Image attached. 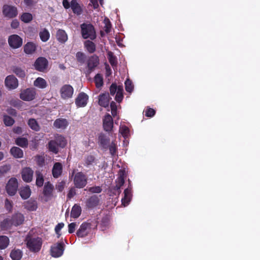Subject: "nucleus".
Wrapping results in <instances>:
<instances>
[{"label": "nucleus", "instance_id": "obj_40", "mask_svg": "<svg viewBox=\"0 0 260 260\" xmlns=\"http://www.w3.org/2000/svg\"><path fill=\"white\" fill-rule=\"evenodd\" d=\"M54 141L56 142L57 145L61 147H64L67 144V141L65 138L61 136H56Z\"/></svg>", "mask_w": 260, "mask_h": 260}, {"label": "nucleus", "instance_id": "obj_27", "mask_svg": "<svg viewBox=\"0 0 260 260\" xmlns=\"http://www.w3.org/2000/svg\"><path fill=\"white\" fill-rule=\"evenodd\" d=\"M24 207L29 211H34L37 210L38 205L36 201H28L25 203Z\"/></svg>", "mask_w": 260, "mask_h": 260}, {"label": "nucleus", "instance_id": "obj_38", "mask_svg": "<svg viewBox=\"0 0 260 260\" xmlns=\"http://www.w3.org/2000/svg\"><path fill=\"white\" fill-rule=\"evenodd\" d=\"M53 190V186L49 183H47L45 185L44 193V194L46 196H50L52 194V191Z\"/></svg>", "mask_w": 260, "mask_h": 260}, {"label": "nucleus", "instance_id": "obj_19", "mask_svg": "<svg viewBox=\"0 0 260 260\" xmlns=\"http://www.w3.org/2000/svg\"><path fill=\"white\" fill-rule=\"evenodd\" d=\"M27 124L29 127L33 131L38 132L41 129V126L36 119L30 118L28 120Z\"/></svg>", "mask_w": 260, "mask_h": 260}, {"label": "nucleus", "instance_id": "obj_62", "mask_svg": "<svg viewBox=\"0 0 260 260\" xmlns=\"http://www.w3.org/2000/svg\"><path fill=\"white\" fill-rule=\"evenodd\" d=\"M5 206L8 210L10 211L12 208V204L10 201L6 200L5 201Z\"/></svg>", "mask_w": 260, "mask_h": 260}, {"label": "nucleus", "instance_id": "obj_5", "mask_svg": "<svg viewBox=\"0 0 260 260\" xmlns=\"http://www.w3.org/2000/svg\"><path fill=\"white\" fill-rule=\"evenodd\" d=\"M8 42L9 46L13 49H18L23 44L22 38L18 35L13 34L9 36Z\"/></svg>", "mask_w": 260, "mask_h": 260}, {"label": "nucleus", "instance_id": "obj_42", "mask_svg": "<svg viewBox=\"0 0 260 260\" xmlns=\"http://www.w3.org/2000/svg\"><path fill=\"white\" fill-rule=\"evenodd\" d=\"M57 143L54 141H51L49 143V149L50 151L56 153L58 152Z\"/></svg>", "mask_w": 260, "mask_h": 260}, {"label": "nucleus", "instance_id": "obj_2", "mask_svg": "<svg viewBox=\"0 0 260 260\" xmlns=\"http://www.w3.org/2000/svg\"><path fill=\"white\" fill-rule=\"evenodd\" d=\"M81 27L82 36L84 39L89 38L93 40L95 38V32L92 25L89 24H83Z\"/></svg>", "mask_w": 260, "mask_h": 260}, {"label": "nucleus", "instance_id": "obj_13", "mask_svg": "<svg viewBox=\"0 0 260 260\" xmlns=\"http://www.w3.org/2000/svg\"><path fill=\"white\" fill-rule=\"evenodd\" d=\"M37 49V45L33 42H28L23 46V51L27 55L35 54Z\"/></svg>", "mask_w": 260, "mask_h": 260}, {"label": "nucleus", "instance_id": "obj_51", "mask_svg": "<svg viewBox=\"0 0 260 260\" xmlns=\"http://www.w3.org/2000/svg\"><path fill=\"white\" fill-rule=\"evenodd\" d=\"M108 57L110 63L114 66L115 64L116 61L115 57H114L113 53L111 52H108Z\"/></svg>", "mask_w": 260, "mask_h": 260}, {"label": "nucleus", "instance_id": "obj_23", "mask_svg": "<svg viewBox=\"0 0 260 260\" xmlns=\"http://www.w3.org/2000/svg\"><path fill=\"white\" fill-rule=\"evenodd\" d=\"M13 224L15 226L21 224L24 221L23 215L20 213L14 214L12 217Z\"/></svg>", "mask_w": 260, "mask_h": 260}, {"label": "nucleus", "instance_id": "obj_22", "mask_svg": "<svg viewBox=\"0 0 260 260\" xmlns=\"http://www.w3.org/2000/svg\"><path fill=\"white\" fill-rule=\"evenodd\" d=\"M62 173V165L59 162H56L52 168V175L54 178L58 177Z\"/></svg>", "mask_w": 260, "mask_h": 260}, {"label": "nucleus", "instance_id": "obj_48", "mask_svg": "<svg viewBox=\"0 0 260 260\" xmlns=\"http://www.w3.org/2000/svg\"><path fill=\"white\" fill-rule=\"evenodd\" d=\"M99 143L103 147H105L108 144L107 139L103 135H101L99 138Z\"/></svg>", "mask_w": 260, "mask_h": 260}, {"label": "nucleus", "instance_id": "obj_17", "mask_svg": "<svg viewBox=\"0 0 260 260\" xmlns=\"http://www.w3.org/2000/svg\"><path fill=\"white\" fill-rule=\"evenodd\" d=\"M56 37L57 41L62 44L66 43L68 39L67 33L62 29H58L57 31Z\"/></svg>", "mask_w": 260, "mask_h": 260}, {"label": "nucleus", "instance_id": "obj_16", "mask_svg": "<svg viewBox=\"0 0 260 260\" xmlns=\"http://www.w3.org/2000/svg\"><path fill=\"white\" fill-rule=\"evenodd\" d=\"M110 100V96L108 93L101 94L99 96V104L104 107L108 106Z\"/></svg>", "mask_w": 260, "mask_h": 260}, {"label": "nucleus", "instance_id": "obj_10", "mask_svg": "<svg viewBox=\"0 0 260 260\" xmlns=\"http://www.w3.org/2000/svg\"><path fill=\"white\" fill-rule=\"evenodd\" d=\"M48 66L47 60L43 57L38 58L34 63L35 68L40 71L43 72L46 70Z\"/></svg>", "mask_w": 260, "mask_h": 260}, {"label": "nucleus", "instance_id": "obj_41", "mask_svg": "<svg viewBox=\"0 0 260 260\" xmlns=\"http://www.w3.org/2000/svg\"><path fill=\"white\" fill-rule=\"evenodd\" d=\"M3 121L5 125L7 126H12L14 123V120L8 115H4Z\"/></svg>", "mask_w": 260, "mask_h": 260}, {"label": "nucleus", "instance_id": "obj_55", "mask_svg": "<svg viewBox=\"0 0 260 260\" xmlns=\"http://www.w3.org/2000/svg\"><path fill=\"white\" fill-rule=\"evenodd\" d=\"M145 114L147 117H152L155 114V111L153 109L148 108L145 111Z\"/></svg>", "mask_w": 260, "mask_h": 260}, {"label": "nucleus", "instance_id": "obj_11", "mask_svg": "<svg viewBox=\"0 0 260 260\" xmlns=\"http://www.w3.org/2000/svg\"><path fill=\"white\" fill-rule=\"evenodd\" d=\"M88 98V95L84 92H81L79 93L75 99L76 105L78 107H85L87 104Z\"/></svg>", "mask_w": 260, "mask_h": 260}, {"label": "nucleus", "instance_id": "obj_15", "mask_svg": "<svg viewBox=\"0 0 260 260\" xmlns=\"http://www.w3.org/2000/svg\"><path fill=\"white\" fill-rule=\"evenodd\" d=\"M103 127L105 131H111L113 128V122L111 116L109 114H106L103 118Z\"/></svg>", "mask_w": 260, "mask_h": 260}, {"label": "nucleus", "instance_id": "obj_36", "mask_svg": "<svg viewBox=\"0 0 260 260\" xmlns=\"http://www.w3.org/2000/svg\"><path fill=\"white\" fill-rule=\"evenodd\" d=\"M1 225L2 228L4 230H7L11 228L12 225H14L13 224L12 218L11 219L7 218L4 220Z\"/></svg>", "mask_w": 260, "mask_h": 260}, {"label": "nucleus", "instance_id": "obj_14", "mask_svg": "<svg viewBox=\"0 0 260 260\" xmlns=\"http://www.w3.org/2000/svg\"><path fill=\"white\" fill-rule=\"evenodd\" d=\"M33 175L34 171L30 168H24L21 171L22 179L26 182H31L32 180Z\"/></svg>", "mask_w": 260, "mask_h": 260}, {"label": "nucleus", "instance_id": "obj_46", "mask_svg": "<svg viewBox=\"0 0 260 260\" xmlns=\"http://www.w3.org/2000/svg\"><path fill=\"white\" fill-rule=\"evenodd\" d=\"M110 107L111 109V113L112 116L115 117L117 115V107L114 102H112L110 104Z\"/></svg>", "mask_w": 260, "mask_h": 260}, {"label": "nucleus", "instance_id": "obj_33", "mask_svg": "<svg viewBox=\"0 0 260 260\" xmlns=\"http://www.w3.org/2000/svg\"><path fill=\"white\" fill-rule=\"evenodd\" d=\"M15 143L17 145H18L22 148L27 147L28 146V144L27 139L25 138H23V137H19V138H17L15 140Z\"/></svg>", "mask_w": 260, "mask_h": 260}, {"label": "nucleus", "instance_id": "obj_20", "mask_svg": "<svg viewBox=\"0 0 260 260\" xmlns=\"http://www.w3.org/2000/svg\"><path fill=\"white\" fill-rule=\"evenodd\" d=\"M68 125V122L65 119H57L54 122V126L56 128L64 129Z\"/></svg>", "mask_w": 260, "mask_h": 260}, {"label": "nucleus", "instance_id": "obj_59", "mask_svg": "<svg viewBox=\"0 0 260 260\" xmlns=\"http://www.w3.org/2000/svg\"><path fill=\"white\" fill-rule=\"evenodd\" d=\"M77 59L79 61H83L84 59V54L80 52H78L76 53V55Z\"/></svg>", "mask_w": 260, "mask_h": 260}, {"label": "nucleus", "instance_id": "obj_60", "mask_svg": "<svg viewBox=\"0 0 260 260\" xmlns=\"http://www.w3.org/2000/svg\"><path fill=\"white\" fill-rule=\"evenodd\" d=\"M90 3L91 4H92L93 7L94 8V9H96L99 6V4H98V3L99 2H100V3H101V4L102 5V0H90Z\"/></svg>", "mask_w": 260, "mask_h": 260}, {"label": "nucleus", "instance_id": "obj_24", "mask_svg": "<svg viewBox=\"0 0 260 260\" xmlns=\"http://www.w3.org/2000/svg\"><path fill=\"white\" fill-rule=\"evenodd\" d=\"M39 37L43 42H46L50 38V33L46 28L42 29L39 32Z\"/></svg>", "mask_w": 260, "mask_h": 260}, {"label": "nucleus", "instance_id": "obj_39", "mask_svg": "<svg viewBox=\"0 0 260 260\" xmlns=\"http://www.w3.org/2000/svg\"><path fill=\"white\" fill-rule=\"evenodd\" d=\"M123 98V87L122 86L119 85V89L117 93H116V96L115 98V100L118 103L121 102Z\"/></svg>", "mask_w": 260, "mask_h": 260}, {"label": "nucleus", "instance_id": "obj_25", "mask_svg": "<svg viewBox=\"0 0 260 260\" xmlns=\"http://www.w3.org/2000/svg\"><path fill=\"white\" fill-rule=\"evenodd\" d=\"M11 154L15 158H22L23 156V151L17 147H13L10 150Z\"/></svg>", "mask_w": 260, "mask_h": 260}, {"label": "nucleus", "instance_id": "obj_58", "mask_svg": "<svg viewBox=\"0 0 260 260\" xmlns=\"http://www.w3.org/2000/svg\"><path fill=\"white\" fill-rule=\"evenodd\" d=\"M19 22L17 20L14 19L11 22V27L13 29H16L19 27Z\"/></svg>", "mask_w": 260, "mask_h": 260}, {"label": "nucleus", "instance_id": "obj_52", "mask_svg": "<svg viewBox=\"0 0 260 260\" xmlns=\"http://www.w3.org/2000/svg\"><path fill=\"white\" fill-rule=\"evenodd\" d=\"M119 86H117L115 84H112L110 88V91L111 95H114L117 93Z\"/></svg>", "mask_w": 260, "mask_h": 260}, {"label": "nucleus", "instance_id": "obj_1", "mask_svg": "<svg viewBox=\"0 0 260 260\" xmlns=\"http://www.w3.org/2000/svg\"><path fill=\"white\" fill-rule=\"evenodd\" d=\"M37 91L34 88H27L22 89L19 93V98L23 101L30 102L36 98Z\"/></svg>", "mask_w": 260, "mask_h": 260}, {"label": "nucleus", "instance_id": "obj_34", "mask_svg": "<svg viewBox=\"0 0 260 260\" xmlns=\"http://www.w3.org/2000/svg\"><path fill=\"white\" fill-rule=\"evenodd\" d=\"M9 239L5 236H0V249L6 248L9 245Z\"/></svg>", "mask_w": 260, "mask_h": 260}, {"label": "nucleus", "instance_id": "obj_49", "mask_svg": "<svg viewBox=\"0 0 260 260\" xmlns=\"http://www.w3.org/2000/svg\"><path fill=\"white\" fill-rule=\"evenodd\" d=\"M38 145V141L36 139H33L29 144V147L30 149H36Z\"/></svg>", "mask_w": 260, "mask_h": 260}, {"label": "nucleus", "instance_id": "obj_8", "mask_svg": "<svg viewBox=\"0 0 260 260\" xmlns=\"http://www.w3.org/2000/svg\"><path fill=\"white\" fill-rule=\"evenodd\" d=\"M75 185L78 188H83L87 184L85 176L81 172L77 173L74 178Z\"/></svg>", "mask_w": 260, "mask_h": 260}, {"label": "nucleus", "instance_id": "obj_35", "mask_svg": "<svg viewBox=\"0 0 260 260\" xmlns=\"http://www.w3.org/2000/svg\"><path fill=\"white\" fill-rule=\"evenodd\" d=\"M84 46L89 53H93L95 50V44L90 41H85Z\"/></svg>", "mask_w": 260, "mask_h": 260}, {"label": "nucleus", "instance_id": "obj_50", "mask_svg": "<svg viewBox=\"0 0 260 260\" xmlns=\"http://www.w3.org/2000/svg\"><path fill=\"white\" fill-rule=\"evenodd\" d=\"M116 182L117 184L116 185V188L117 190H118L124 183L123 177L122 176H120L118 178Z\"/></svg>", "mask_w": 260, "mask_h": 260}, {"label": "nucleus", "instance_id": "obj_56", "mask_svg": "<svg viewBox=\"0 0 260 260\" xmlns=\"http://www.w3.org/2000/svg\"><path fill=\"white\" fill-rule=\"evenodd\" d=\"M77 226V224L75 223H71L68 225V231L70 233H73Z\"/></svg>", "mask_w": 260, "mask_h": 260}, {"label": "nucleus", "instance_id": "obj_61", "mask_svg": "<svg viewBox=\"0 0 260 260\" xmlns=\"http://www.w3.org/2000/svg\"><path fill=\"white\" fill-rule=\"evenodd\" d=\"M64 183L61 182H59L57 185H56V188L59 191H61L63 190V189L64 188Z\"/></svg>", "mask_w": 260, "mask_h": 260}, {"label": "nucleus", "instance_id": "obj_26", "mask_svg": "<svg viewBox=\"0 0 260 260\" xmlns=\"http://www.w3.org/2000/svg\"><path fill=\"white\" fill-rule=\"evenodd\" d=\"M124 197L122 199V204L124 206H127L131 201V191L128 189H125L124 191Z\"/></svg>", "mask_w": 260, "mask_h": 260}, {"label": "nucleus", "instance_id": "obj_6", "mask_svg": "<svg viewBox=\"0 0 260 260\" xmlns=\"http://www.w3.org/2000/svg\"><path fill=\"white\" fill-rule=\"evenodd\" d=\"M5 86L9 90H14L19 86V82L16 77L13 75L7 76L4 81Z\"/></svg>", "mask_w": 260, "mask_h": 260}, {"label": "nucleus", "instance_id": "obj_64", "mask_svg": "<svg viewBox=\"0 0 260 260\" xmlns=\"http://www.w3.org/2000/svg\"><path fill=\"white\" fill-rule=\"evenodd\" d=\"M90 190L92 192L99 193L101 191L102 189L100 187H94L91 188Z\"/></svg>", "mask_w": 260, "mask_h": 260}, {"label": "nucleus", "instance_id": "obj_7", "mask_svg": "<svg viewBox=\"0 0 260 260\" xmlns=\"http://www.w3.org/2000/svg\"><path fill=\"white\" fill-rule=\"evenodd\" d=\"M3 14L8 18H13L18 15V11L16 7L11 5H5L3 8Z\"/></svg>", "mask_w": 260, "mask_h": 260}, {"label": "nucleus", "instance_id": "obj_28", "mask_svg": "<svg viewBox=\"0 0 260 260\" xmlns=\"http://www.w3.org/2000/svg\"><path fill=\"white\" fill-rule=\"evenodd\" d=\"M12 72L19 78H23L26 75L25 70L23 69L18 67H14L12 69Z\"/></svg>", "mask_w": 260, "mask_h": 260}, {"label": "nucleus", "instance_id": "obj_32", "mask_svg": "<svg viewBox=\"0 0 260 260\" xmlns=\"http://www.w3.org/2000/svg\"><path fill=\"white\" fill-rule=\"evenodd\" d=\"M88 227V224L87 223H83L80 226L79 229L77 232L78 236L83 237L87 235L86 230Z\"/></svg>", "mask_w": 260, "mask_h": 260}, {"label": "nucleus", "instance_id": "obj_57", "mask_svg": "<svg viewBox=\"0 0 260 260\" xmlns=\"http://www.w3.org/2000/svg\"><path fill=\"white\" fill-rule=\"evenodd\" d=\"M64 226V224L63 223H58L55 227V230L56 233L58 235V236L60 235L59 232Z\"/></svg>", "mask_w": 260, "mask_h": 260}, {"label": "nucleus", "instance_id": "obj_53", "mask_svg": "<svg viewBox=\"0 0 260 260\" xmlns=\"http://www.w3.org/2000/svg\"><path fill=\"white\" fill-rule=\"evenodd\" d=\"M104 23H105V30L106 32H109L110 31L111 29V24L110 23V21L109 19H105L104 20Z\"/></svg>", "mask_w": 260, "mask_h": 260}, {"label": "nucleus", "instance_id": "obj_37", "mask_svg": "<svg viewBox=\"0 0 260 260\" xmlns=\"http://www.w3.org/2000/svg\"><path fill=\"white\" fill-rule=\"evenodd\" d=\"M71 7L73 10L74 13H76L77 14H80L81 12V7L75 0H73L71 2Z\"/></svg>", "mask_w": 260, "mask_h": 260}, {"label": "nucleus", "instance_id": "obj_45", "mask_svg": "<svg viewBox=\"0 0 260 260\" xmlns=\"http://www.w3.org/2000/svg\"><path fill=\"white\" fill-rule=\"evenodd\" d=\"M120 133L124 138H126L129 135V129L125 126H122L120 128Z\"/></svg>", "mask_w": 260, "mask_h": 260}, {"label": "nucleus", "instance_id": "obj_30", "mask_svg": "<svg viewBox=\"0 0 260 260\" xmlns=\"http://www.w3.org/2000/svg\"><path fill=\"white\" fill-rule=\"evenodd\" d=\"M22 256V252L19 249H14L12 250L10 256L13 260H20Z\"/></svg>", "mask_w": 260, "mask_h": 260}, {"label": "nucleus", "instance_id": "obj_31", "mask_svg": "<svg viewBox=\"0 0 260 260\" xmlns=\"http://www.w3.org/2000/svg\"><path fill=\"white\" fill-rule=\"evenodd\" d=\"M81 207L77 205H75L72 209L71 216L72 217L76 218L80 216V215L81 214Z\"/></svg>", "mask_w": 260, "mask_h": 260}, {"label": "nucleus", "instance_id": "obj_3", "mask_svg": "<svg viewBox=\"0 0 260 260\" xmlns=\"http://www.w3.org/2000/svg\"><path fill=\"white\" fill-rule=\"evenodd\" d=\"M74 88L69 84H64L59 89L60 98L63 100L72 99L74 94Z\"/></svg>", "mask_w": 260, "mask_h": 260}, {"label": "nucleus", "instance_id": "obj_47", "mask_svg": "<svg viewBox=\"0 0 260 260\" xmlns=\"http://www.w3.org/2000/svg\"><path fill=\"white\" fill-rule=\"evenodd\" d=\"M125 90L127 92H131L133 89V85L132 82L129 80L127 79L125 81Z\"/></svg>", "mask_w": 260, "mask_h": 260}, {"label": "nucleus", "instance_id": "obj_54", "mask_svg": "<svg viewBox=\"0 0 260 260\" xmlns=\"http://www.w3.org/2000/svg\"><path fill=\"white\" fill-rule=\"evenodd\" d=\"M35 160L39 166H42L44 164V159L42 156L37 155L35 157Z\"/></svg>", "mask_w": 260, "mask_h": 260}, {"label": "nucleus", "instance_id": "obj_21", "mask_svg": "<svg viewBox=\"0 0 260 260\" xmlns=\"http://www.w3.org/2000/svg\"><path fill=\"white\" fill-rule=\"evenodd\" d=\"M19 193L22 199H27L31 194V190L28 186H25L20 188Z\"/></svg>", "mask_w": 260, "mask_h": 260}, {"label": "nucleus", "instance_id": "obj_43", "mask_svg": "<svg viewBox=\"0 0 260 260\" xmlns=\"http://www.w3.org/2000/svg\"><path fill=\"white\" fill-rule=\"evenodd\" d=\"M94 82L96 87L100 88L102 86L103 84V79L102 76L100 74H97L95 76Z\"/></svg>", "mask_w": 260, "mask_h": 260}, {"label": "nucleus", "instance_id": "obj_18", "mask_svg": "<svg viewBox=\"0 0 260 260\" xmlns=\"http://www.w3.org/2000/svg\"><path fill=\"white\" fill-rule=\"evenodd\" d=\"M34 85L39 89L46 88L48 86L47 82L43 78L38 77L34 82Z\"/></svg>", "mask_w": 260, "mask_h": 260}, {"label": "nucleus", "instance_id": "obj_12", "mask_svg": "<svg viewBox=\"0 0 260 260\" xmlns=\"http://www.w3.org/2000/svg\"><path fill=\"white\" fill-rule=\"evenodd\" d=\"M64 248L62 243L54 244L51 249V253L52 256L58 257L60 256L63 252Z\"/></svg>", "mask_w": 260, "mask_h": 260}, {"label": "nucleus", "instance_id": "obj_44", "mask_svg": "<svg viewBox=\"0 0 260 260\" xmlns=\"http://www.w3.org/2000/svg\"><path fill=\"white\" fill-rule=\"evenodd\" d=\"M37 178H36V185L38 186H42L44 183V178L43 175L39 173L36 172Z\"/></svg>", "mask_w": 260, "mask_h": 260}, {"label": "nucleus", "instance_id": "obj_9", "mask_svg": "<svg viewBox=\"0 0 260 260\" xmlns=\"http://www.w3.org/2000/svg\"><path fill=\"white\" fill-rule=\"evenodd\" d=\"M18 182L16 178H11L6 186V190L10 196L14 195L18 188Z\"/></svg>", "mask_w": 260, "mask_h": 260}, {"label": "nucleus", "instance_id": "obj_4", "mask_svg": "<svg viewBox=\"0 0 260 260\" xmlns=\"http://www.w3.org/2000/svg\"><path fill=\"white\" fill-rule=\"evenodd\" d=\"M42 240L40 238H30L27 240V247L32 252H38L41 248Z\"/></svg>", "mask_w": 260, "mask_h": 260}, {"label": "nucleus", "instance_id": "obj_29", "mask_svg": "<svg viewBox=\"0 0 260 260\" xmlns=\"http://www.w3.org/2000/svg\"><path fill=\"white\" fill-rule=\"evenodd\" d=\"M20 19L22 22L28 23L31 21L33 16L31 13L25 12L20 15Z\"/></svg>", "mask_w": 260, "mask_h": 260}, {"label": "nucleus", "instance_id": "obj_63", "mask_svg": "<svg viewBox=\"0 0 260 260\" xmlns=\"http://www.w3.org/2000/svg\"><path fill=\"white\" fill-rule=\"evenodd\" d=\"M10 169V167L9 166L6 165L2 166L0 168V172L2 173H4L7 172Z\"/></svg>", "mask_w": 260, "mask_h": 260}]
</instances>
